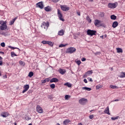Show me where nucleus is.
Returning a JSON list of instances; mask_svg holds the SVG:
<instances>
[{
	"mask_svg": "<svg viewBox=\"0 0 125 125\" xmlns=\"http://www.w3.org/2000/svg\"><path fill=\"white\" fill-rule=\"evenodd\" d=\"M33 76H34V72L32 71L30 72L28 74V77H29V78H32Z\"/></svg>",
	"mask_w": 125,
	"mask_h": 125,
	"instance_id": "cd10ccee",
	"label": "nucleus"
},
{
	"mask_svg": "<svg viewBox=\"0 0 125 125\" xmlns=\"http://www.w3.org/2000/svg\"><path fill=\"white\" fill-rule=\"evenodd\" d=\"M45 11L49 12L51 11V7L50 6H47L44 8Z\"/></svg>",
	"mask_w": 125,
	"mask_h": 125,
	"instance_id": "6ab92c4d",
	"label": "nucleus"
},
{
	"mask_svg": "<svg viewBox=\"0 0 125 125\" xmlns=\"http://www.w3.org/2000/svg\"><path fill=\"white\" fill-rule=\"evenodd\" d=\"M0 60H2V57L0 56Z\"/></svg>",
	"mask_w": 125,
	"mask_h": 125,
	"instance_id": "774afa93",
	"label": "nucleus"
},
{
	"mask_svg": "<svg viewBox=\"0 0 125 125\" xmlns=\"http://www.w3.org/2000/svg\"><path fill=\"white\" fill-rule=\"evenodd\" d=\"M42 43L43 44H47V41H43L42 42Z\"/></svg>",
	"mask_w": 125,
	"mask_h": 125,
	"instance_id": "ea45409f",
	"label": "nucleus"
},
{
	"mask_svg": "<svg viewBox=\"0 0 125 125\" xmlns=\"http://www.w3.org/2000/svg\"><path fill=\"white\" fill-rule=\"evenodd\" d=\"M87 35H88V36H90L91 37L95 36V35H96V31L88 29L87 30Z\"/></svg>",
	"mask_w": 125,
	"mask_h": 125,
	"instance_id": "7ed1b4c3",
	"label": "nucleus"
},
{
	"mask_svg": "<svg viewBox=\"0 0 125 125\" xmlns=\"http://www.w3.org/2000/svg\"><path fill=\"white\" fill-rule=\"evenodd\" d=\"M67 45V44H61L59 45V47H64Z\"/></svg>",
	"mask_w": 125,
	"mask_h": 125,
	"instance_id": "e433bc0d",
	"label": "nucleus"
},
{
	"mask_svg": "<svg viewBox=\"0 0 125 125\" xmlns=\"http://www.w3.org/2000/svg\"><path fill=\"white\" fill-rule=\"evenodd\" d=\"M4 23H6V21H0V24L1 25Z\"/></svg>",
	"mask_w": 125,
	"mask_h": 125,
	"instance_id": "a19ab883",
	"label": "nucleus"
},
{
	"mask_svg": "<svg viewBox=\"0 0 125 125\" xmlns=\"http://www.w3.org/2000/svg\"><path fill=\"white\" fill-rule=\"evenodd\" d=\"M47 44H48V45H50L51 46H53V43L51 42L47 41Z\"/></svg>",
	"mask_w": 125,
	"mask_h": 125,
	"instance_id": "7c9ffc66",
	"label": "nucleus"
},
{
	"mask_svg": "<svg viewBox=\"0 0 125 125\" xmlns=\"http://www.w3.org/2000/svg\"><path fill=\"white\" fill-rule=\"evenodd\" d=\"M25 120H26V121H30V120H31V118L27 116L25 117Z\"/></svg>",
	"mask_w": 125,
	"mask_h": 125,
	"instance_id": "49530a36",
	"label": "nucleus"
},
{
	"mask_svg": "<svg viewBox=\"0 0 125 125\" xmlns=\"http://www.w3.org/2000/svg\"><path fill=\"white\" fill-rule=\"evenodd\" d=\"M120 78H125V72H122L119 76Z\"/></svg>",
	"mask_w": 125,
	"mask_h": 125,
	"instance_id": "a878e982",
	"label": "nucleus"
},
{
	"mask_svg": "<svg viewBox=\"0 0 125 125\" xmlns=\"http://www.w3.org/2000/svg\"><path fill=\"white\" fill-rule=\"evenodd\" d=\"M58 35L59 36H63V35H64V30H63V29H61L58 32Z\"/></svg>",
	"mask_w": 125,
	"mask_h": 125,
	"instance_id": "412c9836",
	"label": "nucleus"
},
{
	"mask_svg": "<svg viewBox=\"0 0 125 125\" xmlns=\"http://www.w3.org/2000/svg\"><path fill=\"white\" fill-rule=\"evenodd\" d=\"M70 122H71V121H70V120L66 119L63 121V124L68 125V124H69V123H70Z\"/></svg>",
	"mask_w": 125,
	"mask_h": 125,
	"instance_id": "5701e85b",
	"label": "nucleus"
},
{
	"mask_svg": "<svg viewBox=\"0 0 125 125\" xmlns=\"http://www.w3.org/2000/svg\"><path fill=\"white\" fill-rule=\"evenodd\" d=\"M49 26V22H48V21L46 22L43 21V22H42L41 27V28H43L44 29H47L48 28Z\"/></svg>",
	"mask_w": 125,
	"mask_h": 125,
	"instance_id": "20e7f679",
	"label": "nucleus"
},
{
	"mask_svg": "<svg viewBox=\"0 0 125 125\" xmlns=\"http://www.w3.org/2000/svg\"><path fill=\"white\" fill-rule=\"evenodd\" d=\"M0 54H2V55H3V54H4V52L2 51H0Z\"/></svg>",
	"mask_w": 125,
	"mask_h": 125,
	"instance_id": "bf43d9fd",
	"label": "nucleus"
},
{
	"mask_svg": "<svg viewBox=\"0 0 125 125\" xmlns=\"http://www.w3.org/2000/svg\"><path fill=\"white\" fill-rule=\"evenodd\" d=\"M3 79H7V76L6 75H5L2 76Z\"/></svg>",
	"mask_w": 125,
	"mask_h": 125,
	"instance_id": "603ef678",
	"label": "nucleus"
},
{
	"mask_svg": "<svg viewBox=\"0 0 125 125\" xmlns=\"http://www.w3.org/2000/svg\"><path fill=\"white\" fill-rule=\"evenodd\" d=\"M95 55H100L101 54V53L100 52H96V53H94Z\"/></svg>",
	"mask_w": 125,
	"mask_h": 125,
	"instance_id": "37998d69",
	"label": "nucleus"
},
{
	"mask_svg": "<svg viewBox=\"0 0 125 125\" xmlns=\"http://www.w3.org/2000/svg\"><path fill=\"white\" fill-rule=\"evenodd\" d=\"M11 57H14V56H18V55L14 53V52H11Z\"/></svg>",
	"mask_w": 125,
	"mask_h": 125,
	"instance_id": "c85d7f7f",
	"label": "nucleus"
},
{
	"mask_svg": "<svg viewBox=\"0 0 125 125\" xmlns=\"http://www.w3.org/2000/svg\"><path fill=\"white\" fill-rule=\"evenodd\" d=\"M16 19H17V18H15L14 19H13L12 21L10 22V25H13L14 24V22H15Z\"/></svg>",
	"mask_w": 125,
	"mask_h": 125,
	"instance_id": "b1692460",
	"label": "nucleus"
},
{
	"mask_svg": "<svg viewBox=\"0 0 125 125\" xmlns=\"http://www.w3.org/2000/svg\"><path fill=\"white\" fill-rule=\"evenodd\" d=\"M36 7H39V8H40L41 9H42L43 8V3H42V1L39 2L36 4Z\"/></svg>",
	"mask_w": 125,
	"mask_h": 125,
	"instance_id": "1a4fd4ad",
	"label": "nucleus"
},
{
	"mask_svg": "<svg viewBox=\"0 0 125 125\" xmlns=\"http://www.w3.org/2000/svg\"><path fill=\"white\" fill-rule=\"evenodd\" d=\"M61 8L62 11H68V10H70V7L66 5H61Z\"/></svg>",
	"mask_w": 125,
	"mask_h": 125,
	"instance_id": "423d86ee",
	"label": "nucleus"
},
{
	"mask_svg": "<svg viewBox=\"0 0 125 125\" xmlns=\"http://www.w3.org/2000/svg\"><path fill=\"white\" fill-rule=\"evenodd\" d=\"M76 63L78 65V66H80V65H81V64L82 63V62L80 60H79L76 61Z\"/></svg>",
	"mask_w": 125,
	"mask_h": 125,
	"instance_id": "4c0bfd02",
	"label": "nucleus"
},
{
	"mask_svg": "<svg viewBox=\"0 0 125 125\" xmlns=\"http://www.w3.org/2000/svg\"><path fill=\"white\" fill-rule=\"evenodd\" d=\"M110 18L112 20H116L117 19V16H115V15H112L111 16Z\"/></svg>",
	"mask_w": 125,
	"mask_h": 125,
	"instance_id": "bb28decb",
	"label": "nucleus"
},
{
	"mask_svg": "<svg viewBox=\"0 0 125 125\" xmlns=\"http://www.w3.org/2000/svg\"><path fill=\"white\" fill-rule=\"evenodd\" d=\"M2 65V61H0V66H1Z\"/></svg>",
	"mask_w": 125,
	"mask_h": 125,
	"instance_id": "052dcab7",
	"label": "nucleus"
},
{
	"mask_svg": "<svg viewBox=\"0 0 125 125\" xmlns=\"http://www.w3.org/2000/svg\"><path fill=\"white\" fill-rule=\"evenodd\" d=\"M87 21H88V23H91V19L89 18V16H87L86 18Z\"/></svg>",
	"mask_w": 125,
	"mask_h": 125,
	"instance_id": "c756f323",
	"label": "nucleus"
},
{
	"mask_svg": "<svg viewBox=\"0 0 125 125\" xmlns=\"http://www.w3.org/2000/svg\"><path fill=\"white\" fill-rule=\"evenodd\" d=\"M23 88L24 89L22 91V93H25L26 91H28V90L30 88V86H29V84L25 85L23 86Z\"/></svg>",
	"mask_w": 125,
	"mask_h": 125,
	"instance_id": "9b49d317",
	"label": "nucleus"
},
{
	"mask_svg": "<svg viewBox=\"0 0 125 125\" xmlns=\"http://www.w3.org/2000/svg\"><path fill=\"white\" fill-rule=\"evenodd\" d=\"M117 53H123V49L121 48H116Z\"/></svg>",
	"mask_w": 125,
	"mask_h": 125,
	"instance_id": "aec40b11",
	"label": "nucleus"
},
{
	"mask_svg": "<svg viewBox=\"0 0 125 125\" xmlns=\"http://www.w3.org/2000/svg\"><path fill=\"white\" fill-rule=\"evenodd\" d=\"M64 85H66V86H67L68 87H71V86H72V84L67 82L64 84Z\"/></svg>",
	"mask_w": 125,
	"mask_h": 125,
	"instance_id": "393cba45",
	"label": "nucleus"
},
{
	"mask_svg": "<svg viewBox=\"0 0 125 125\" xmlns=\"http://www.w3.org/2000/svg\"><path fill=\"white\" fill-rule=\"evenodd\" d=\"M59 72L60 74H61V75H64V74H65V73H66V70H65V69L60 68L59 70Z\"/></svg>",
	"mask_w": 125,
	"mask_h": 125,
	"instance_id": "2eb2a0df",
	"label": "nucleus"
},
{
	"mask_svg": "<svg viewBox=\"0 0 125 125\" xmlns=\"http://www.w3.org/2000/svg\"><path fill=\"white\" fill-rule=\"evenodd\" d=\"M78 125H83V124L81 123H80L78 124Z\"/></svg>",
	"mask_w": 125,
	"mask_h": 125,
	"instance_id": "338daca9",
	"label": "nucleus"
},
{
	"mask_svg": "<svg viewBox=\"0 0 125 125\" xmlns=\"http://www.w3.org/2000/svg\"><path fill=\"white\" fill-rule=\"evenodd\" d=\"M100 38H102V39H103V38H104V36L102 35L100 37Z\"/></svg>",
	"mask_w": 125,
	"mask_h": 125,
	"instance_id": "69168bd1",
	"label": "nucleus"
},
{
	"mask_svg": "<svg viewBox=\"0 0 125 125\" xmlns=\"http://www.w3.org/2000/svg\"><path fill=\"white\" fill-rule=\"evenodd\" d=\"M100 16L101 17H104V16H105V13H104L103 12H101L100 13Z\"/></svg>",
	"mask_w": 125,
	"mask_h": 125,
	"instance_id": "2f4dec72",
	"label": "nucleus"
},
{
	"mask_svg": "<svg viewBox=\"0 0 125 125\" xmlns=\"http://www.w3.org/2000/svg\"><path fill=\"white\" fill-rule=\"evenodd\" d=\"M82 89L87 90V91H90L91 90V88L87 87L86 86L83 87Z\"/></svg>",
	"mask_w": 125,
	"mask_h": 125,
	"instance_id": "4be33fe9",
	"label": "nucleus"
},
{
	"mask_svg": "<svg viewBox=\"0 0 125 125\" xmlns=\"http://www.w3.org/2000/svg\"><path fill=\"white\" fill-rule=\"evenodd\" d=\"M118 101H120V100H119L118 99H116L112 101V102H118Z\"/></svg>",
	"mask_w": 125,
	"mask_h": 125,
	"instance_id": "3c124183",
	"label": "nucleus"
},
{
	"mask_svg": "<svg viewBox=\"0 0 125 125\" xmlns=\"http://www.w3.org/2000/svg\"><path fill=\"white\" fill-rule=\"evenodd\" d=\"M53 1H54V2H57L59 1V0H53Z\"/></svg>",
	"mask_w": 125,
	"mask_h": 125,
	"instance_id": "13d9d810",
	"label": "nucleus"
},
{
	"mask_svg": "<svg viewBox=\"0 0 125 125\" xmlns=\"http://www.w3.org/2000/svg\"><path fill=\"white\" fill-rule=\"evenodd\" d=\"M47 98H49V99H52V96L48 95Z\"/></svg>",
	"mask_w": 125,
	"mask_h": 125,
	"instance_id": "864d4df0",
	"label": "nucleus"
},
{
	"mask_svg": "<svg viewBox=\"0 0 125 125\" xmlns=\"http://www.w3.org/2000/svg\"><path fill=\"white\" fill-rule=\"evenodd\" d=\"M36 111L38 112V113H39V114H42L43 112L42 110V107H41L40 105L37 106Z\"/></svg>",
	"mask_w": 125,
	"mask_h": 125,
	"instance_id": "9d476101",
	"label": "nucleus"
},
{
	"mask_svg": "<svg viewBox=\"0 0 125 125\" xmlns=\"http://www.w3.org/2000/svg\"><path fill=\"white\" fill-rule=\"evenodd\" d=\"M42 83H46V81L45 80V79L42 80L41 81Z\"/></svg>",
	"mask_w": 125,
	"mask_h": 125,
	"instance_id": "de8ad7c7",
	"label": "nucleus"
},
{
	"mask_svg": "<svg viewBox=\"0 0 125 125\" xmlns=\"http://www.w3.org/2000/svg\"><path fill=\"white\" fill-rule=\"evenodd\" d=\"M59 82V80L57 78H53L50 81V83H58Z\"/></svg>",
	"mask_w": 125,
	"mask_h": 125,
	"instance_id": "4468645a",
	"label": "nucleus"
},
{
	"mask_svg": "<svg viewBox=\"0 0 125 125\" xmlns=\"http://www.w3.org/2000/svg\"><path fill=\"white\" fill-rule=\"evenodd\" d=\"M94 116L93 115H90L89 116V118L90 120H92V119H93Z\"/></svg>",
	"mask_w": 125,
	"mask_h": 125,
	"instance_id": "c03bdc74",
	"label": "nucleus"
},
{
	"mask_svg": "<svg viewBox=\"0 0 125 125\" xmlns=\"http://www.w3.org/2000/svg\"><path fill=\"white\" fill-rule=\"evenodd\" d=\"M83 82L84 83H87V80H86V79H84L83 80Z\"/></svg>",
	"mask_w": 125,
	"mask_h": 125,
	"instance_id": "5fc2aeb1",
	"label": "nucleus"
},
{
	"mask_svg": "<svg viewBox=\"0 0 125 125\" xmlns=\"http://www.w3.org/2000/svg\"><path fill=\"white\" fill-rule=\"evenodd\" d=\"M104 114H107V115H110V112H109V106H107L104 111Z\"/></svg>",
	"mask_w": 125,
	"mask_h": 125,
	"instance_id": "f3484780",
	"label": "nucleus"
},
{
	"mask_svg": "<svg viewBox=\"0 0 125 125\" xmlns=\"http://www.w3.org/2000/svg\"><path fill=\"white\" fill-rule=\"evenodd\" d=\"M45 80L46 81V82H47V83H48L49 81H50V80L49 79V78H45Z\"/></svg>",
	"mask_w": 125,
	"mask_h": 125,
	"instance_id": "09e8293b",
	"label": "nucleus"
},
{
	"mask_svg": "<svg viewBox=\"0 0 125 125\" xmlns=\"http://www.w3.org/2000/svg\"><path fill=\"white\" fill-rule=\"evenodd\" d=\"M0 115L1 117H3V118H6L7 117H8V116H9V113L7 112H3Z\"/></svg>",
	"mask_w": 125,
	"mask_h": 125,
	"instance_id": "ddd939ff",
	"label": "nucleus"
},
{
	"mask_svg": "<svg viewBox=\"0 0 125 125\" xmlns=\"http://www.w3.org/2000/svg\"><path fill=\"white\" fill-rule=\"evenodd\" d=\"M0 45L2 46V47H4V46H5V43L4 42L1 43Z\"/></svg>",
	"mask_w": 125,
	"mask_h": 125,
	"instance_id": "79ce46f5",
	"label": "nucleus"
},
{
	"mask_svg": "<svg viewBox=\"0 0 125 125\" xmlns=\"http://www.w3.org/2000/svg\"><path fill=\"white\" fill-rule=\"evenodd\" d=\"M23 63H24V62H23L22 61H20V64L21 65H23Z\"/></svg>",
	"mask_w": 125,
	"mask_h": 125,
	"instance_id": "6e6d98bb",
	"label": "nucleus"
},
{
	"mask_svg": "<svg viewBox=\"0 0 125 125\" xmlns=\"http://www.w3.org/2000/svg\"><path fill=\"white\" fill-rule=\"evenodd\" d=\"M6 29H7L6 23L4 22L2 25L0 26V30H1V31H4V30H6Z\"/></svg>",
	"mask_w": 125,
	"mask_h": 125,
	"instance_id": "6e6552de",
	"label": "nucleus"
},
{
	"mask_svg": "<svg viewBox=\"0 0 125 125\" xmlns=\"http://www.w3.org/2000/svg\"><path fill=\"white\" fill-rule=\"evenodd\" d=\"M102 85H97L96 86V89H99L100 88H102Z\"/></svg>",
	"mask_w": 125,
	"mask_h": 125,
	"instance_id": "473e14b6",
	"label": "nucleus"
},
{
	"mask_svg": "<svg viewBox=\"0 0 125 125\" xmlns=\"http://www.w3.org/2000/svg\"><path fill=\"white\" fill-rule=\"evenodd\" d=\"M101 21L99 20H96L94 22L95 26H98L99 24H100Z\"/></svg>",
	"mask_w": 125,
	"mask_h": 125,
	"instance_id": "dca6fc26",
	"label": "nucleus"
},
{
	"mask_svg": "<svg viewBox=\"0 0 125 125\" xmlns=\"http://www.w3.org/2000/svg\"><path fill=\"white\" fill-rule=\"evenodd\" d=\"M64 98H65V100H68V98H69V95H66L65 96Z\"/></svg>",
	"mask_w": 125,
	"mask_h": 125,
	"instance_id": "a18cd8bd",
	"label": "nucleus"
},
{
	"mask_svg": "<svg viewBox=\"0 0 125 125\" xmlns=\"http://www.w3.org/2000/svg\"><path fill=\"white\" fill-rule=\"evenodd\" d=\"M28 92H29V93H30V92H32V90H29L28 91Z\"/></svg>",
	"mask_w": 125,
	"mask_h": 125,
	"instance_id": "0e129e2a",
	"label": "nucleus"
},
{
	"mask_svg": "<svg viewBox=\"0 0 125 125\" xmlns=\"http://www.w3.org/2000/svg\"><path fill=\"white\" fill-rule=\"evenodd\" d=\"M87 101V100L85 98H82L79 101V102L80 104H81V105H84L85 103H86V102Z\"/></svg>",
	"mask_w": 125,
	"mask_h": 125,
	"instance_id": "0eeeda50",
	"label": "nucleus"
},
{
	"mask_svg": "<svg viewBox=\"0 0 125 125\" xmlns=\"http://www.w3.org/2000/svg\"><path fill=\"white\" fill-rule=\"evenodd\" d=\"M89 82H93V80H92V79L90 78H89Z\"/></svg>",
	"mask_w": 125,
	"mask_h": 125,
	"instance_id": "4d7b16f0",
	"label": "nucleus"
},
{
	"mask_svg": "<svg viewBox=\"0 0 125 125\" xmlns=\"http://www.w3.org/2000/svg\"><path fill=\"white\" fill-rule=\"evenodd\" d=\"M108 8H111V9H114L118 6V2H115L114 3H109L107 5Z\"/></svg>",
	"mask_w": 125,
	"mask_h": 125,
	"instance_id": "f257e3e1",
	"label": "nucleus"
},
{
	"mask_svg": "<svg viewBox=\"0 0 125 125\" xmlns=\"http://www.w3.org/2000/svg\"><path fill=\"white\" fill-rule=\"evenodd\" d=\"M118 119H119V116H116L115 117H111V120H112V121H115V120H118Z\"/></svg>",
	"mask_w": 125,
	"mask_h": 125,
	"instance_id": "c9c22d12",
	"label": "nucleus"
},
{
	"mask_svg": "<svg viewBox=\"0 0 125 125\" xmlns=\"http://www.w3.org/2000/svg\"><path fill=\"white\" fill-rule=\"evenodd\" d=\"M58 17L60 19V20H61V21H62V22H64V21H65V20H64V19H63V15H62V14L61 13V11H60V10L58 9Z\"/></svg>",
	"mask_w": 125,
	"mask_h": 125,
	"instance_id": "39448f33",
	"label": "nucleus"
},
{
	"mask_svg": "<svg viewBox=\"0 0 125 125\" xmlns=\"http://www.w3.org/2000/svg\"><path fill=\"white\" fill-rule=\"evenodd\" d=\"M77 14H78V15H79V16H81V13L79 12H77Z\"/></svg>",
	"mask_w": 125,
	"mask_h": 125,
	"instance_id": "680f3d73",
	"label": "nucleus"
},
{
	"mask_svg": "<svg viewBox=\"0 0 125 125\" xmlns=\"http://www.w3.org/2000/svg\"><path fill=\"white\" fill-rule=\"evenodd\" d=\"M8 47H9V48H11V49H13V50L19 49V48L17 47H12L11 46H8Z\"/></svg>",
	"mask_w": 125,
	"mask_h": 125,
	"instance_id": "f704fd0d",
	"label": "nucleus"
},
{
	"mask_svg": "<svg viewBox=\"0 0 125 125\" xmlns=\"http://www.w3.org/2000/svg\"><path fill=\"white\" fill-rule=\"evenodd\" d=\"M110 87H111V88H117V86L116 85H110Z\"/></svg>",
	"mask_w": 125,
	"mask_h": 125,
	"instance_id": "58836bf2",
	"label": "nucleus"
},
{
	"mask_svg": "<svg viewBox=\"0 0 125 125\" xmlns=\"http://www.w3.org/2000/svg\"><path fill=\"white\" fill-rule=\"evenodd\" d=\"M76 50V49L75 48L71 47L66 49L65 53L72 54V53H74V52H75Z\"/></svg>",
	"mask_w": 125,
	"mask_h": 125,
	"instance_id": "f03ea898",
	"label": "nucleus"
},
{
	"mask_svg": "<svg viewBox=\"0 0 125 125\" xmlns=\"http://www.w3.org/2000/svg\"><path fill=\"white\" fill-rule=\"evenodd\" d=\"M85 60H86V59H85V58H83L81 59V61H82V62H83L85 61Z\"/></svg>",
	"mask_w": 125,
	"mask_h": 125,
	"instance_id": "8fccbe9b",
	"label": "nucleus"
},
{
	"mask_svg": "<svg viewBox=\"0 0 125 125\" xmlns=\"http://www.w3.org/2000/svg\"><path fill=\"white\" fill-rule=\"evenodd\" d=\"M50 86L51 87V88H52V89H54V88H55V84H51L50 85Z\"/></svg>",
	"mask_w": 125,
	"mask_h": 125,
	"instance_id": "72a5a7b5",
	"label": "nucleus"
},
{
	"mask_svg": "<svg viewBox=\"0 0 125 125\" xmlns=\"http://www.w3.org/2000/svg\"><path fill=\"white\" fill-rule=\"evenodd\" d=\"M88 1L90 2H92V1H93V0H88Z\"/></svg>",
	"mask_w": 125,
	"mask_h": 125,
	"instance_id": "e2e57ef3",
	"label": "nucleus"
},
{
	"mask_svg": "<svg viewBox=\"0 0 125 125\" xmlns=\"http://www.w3.org/2000/svg\"><path fill=\"white\" fill-rule=\"evenodd\" d=\"M93 73V72H92V70H89L88 71H87L86 72H85L84 77L85 78H86L87 77H88V76H90V75H92V74Z\"/></svg>",
	"mask_w": 125,
	"mask_h": 125,
	"instance_id": "f8f14e48",
	"label": "nucleus"
},
{
	"mask_svg": "<svg viewBox=\"0 0 125 125\" xmlns=\"http://www.w3.org/2000/svg\"><path fill=\"white\" fill-rule=\"evenodd\" d=\"M118 25H119V23H118V21H114L112 24V27L116 28L118 26Z\"/></svg>",
	"mask_w": 125,
	"mask_h": 125,
	"instance_id": "a211bd4d",
	"label": "nucleus"
}]
</instances>
